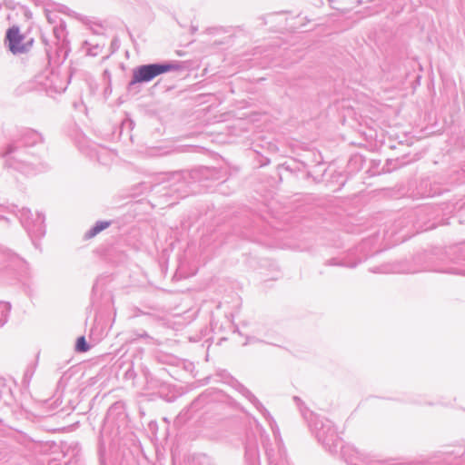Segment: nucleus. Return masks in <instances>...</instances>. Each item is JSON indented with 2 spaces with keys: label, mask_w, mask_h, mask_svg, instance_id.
<instances>
[{
  "label": "nucleus",
  "mask_w": 465,
  "mask_h": 465,
  "mask_svg": "<svg viewBox=\"0 0 465 465\" xmlns=\"http://www.w3.org/2000/svg\"><path fill=\"white\" fill-rule=\"evenodd\" d=\"M177 69L179 66L173 64L142 65L134 71L132 84L149 82L162 74Z\"/></svg>",
  "instance_id": "f257e3e1"
},
{
  "label": "nucleus",
  "mask_w": 465,
  "mask_h": 465,
  "mask_svg": "<svg viewBox=\"0 0 465 465\" xmlns=\"http://www.w3.org/2000/svg\"><path fill=\"white\" fill-rule=\"evenodd\" d=\"M6 40L8 41L9 50L15 54L26 53L33 45V39H26L20 33L17 26H13L7 30Z\"/></svg>",
  "instance_id": "f03ea898"
},
{
  "label": "nucleus",
  "mask_w": 465,
  "mask_h": 465,
  "mask_svg": "<svg viewBox=\"0 0 465 465\" xmlns=\"http://www.w3.org/2000/svg\"><path fill=\"white\" fill-rule=\"evenodd\" d=\"M75 350L78 352H85L89 350V345L87 344L85 338L84 336H81L77 339Z\"/></svg>",
  "instance_id": "7ed1b4c3"
},
{
  "label": "nucleus",
  "mask_w": 465,
  "mask_h": 465,
  "mask_svg": "<svg viewBox=\"0 0 465 465\" xmlns=\"http://www.w3.org/2000/svg\"><path fill=\"white\" fill-rule=\"evenodd\" d=\"M109 226V223L107 222H102L100 223H97L90 232H89V237H94L103 230L106 229Z\"/></svg>",
  "instance_id": "20e7f679"
}]
</instances>
